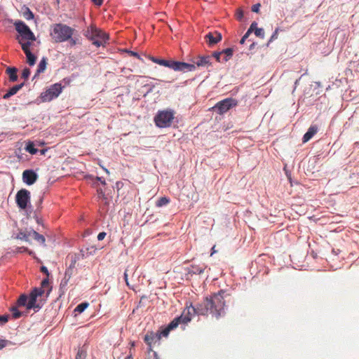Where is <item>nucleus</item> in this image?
Returning <instances> with one entry per match:
<instances>
[{
	"mask_svg": "<svg viewBox=\"0 0 359 359\" xmlns=\"http://www.w3.org/2000/svg\"><path fill=\"white\" fill-rule=\"evenodd\" d=\"M223 293L224 292L220 290L218 293L207 297L203 302L198 303L194 306H191L188 309L187 315L182 314L180 316L177 317V318H180V324H187L191 321V310L197 315L207 316L208 313H210L217 318L224 316L226 304L222 295Z\"/></svg>",
	"mask_w": 359,
	"mask_h": 359,
	"instance_id": "nucleus-1",
	"label": "nucleus"
},
{
	"mask_svg": "<svg viewBox=\"0 0 359 359\" xmlns=\"http://www.w3.org/2000/svg\"><path fill=\"white\" fill-rule=\"evenodd\" d=\"M74 29L62 24H53L50 30V35L56 43H61L68 41L74 34Z\"/></svg>",
	"mask_w": 359,
	"mask_h": 359,
	"instance_id": "nucleus-2",
	"label": "nucleus"
},
{
	"mask_svg": "<svg viewBox=\"0 0 359 359\" xmlns=\"http://www.w3.org/2000/svg\"><path fill=\"white\" fill-rule=\"evenodd\" d=\"M83 35L97 47L104 46L109 40L108 34L94 25L88 27Z\"/></svg>",
	"mask_w": 359,
	"mask_h": 359,
	"instance_id": "nucleus-3",
	"label": "nucleus"
},
{
	"mask_svg": "<svg viewBox=\"0 0 359 359\" xmlns=\"http://www.w3.org/2000/svg\"><path fill=\"white\" fill-rule=\"evenodd\" d=\"M174 118V111L172 109L159 111L154 116V123L160 128H168Z\"/></svg>",
	"mask_w": 359,
	"mask_h": 359,
	"instance_id": "nucleus-4",
	"label": "nucleus"
},
{
	"mask_svg": "<svg viewBox=\"0 0 359 359\" xmlns=\"http://www.w3.org/2000/svg\"><path fill=\"white\" fill-rule=\"evenodd\" d=\"M63 86L60 83L51 85L40 95L41 102H47L57 98L62 91Z\"/></svg>",
	"mask_w": 359,
	"mask_h": 359,
	"instance_id": "nucleus-5",
	"label": "nucleus"
},
{
	"mask_svg": "<svg viewBox=\"0 0 359 359\" xmlns=\"http://www.w3.org/2000/svg\"><path fill=\"white\" fill-rule=\"evenodd\" d=\"M16 31L20 34V39L21 40H29L32 41H36V36L33 32L30 29L23 21L17 20L14 22Z\"/></svg>",
	"mask_w": 359,
	"mask_h": 359,
	"instance_id": "nucleus-6",
	"label": "nucleus"
},
{
	"mask_svg": "<svg viewBox=\"0 0 359 359\" xmlns=\"http://www.w3.org/2000/svg\"><path fill=\"white\" fill-rule=\"evenodd\" d=\"M238 101L236 99L228 97L218 102L213 107L215 111L219 114H223L228 111L230 109L236 107Z\"/></svg>",
	"mask_w": 359,
	"mask_h": 359,
	"instance_id": "nucleus-7",
	"label": "nucleus"
},
{
	"mask_svg": "<svg viewBox=\"0 0 359 359\" xmlns=\"http://www.w3.org/2000/svg\"><path fill=\"white\" fill-rule=\"evenodd\" d=\"M44 289L39 287H34L30 292L29 294V300L27 302V309H36L39 311L41 309L42 306L40 304L36 302V299L38 297L41 296L44 293Z\"/></svg>",
	"mask_w": 359,
	"mask_h": 359,
	"instance_id": "nucleus-8",
	"label": "nucleus"
},
{
	"mask_svg": "<svg viewBox=\"0 0 359 359\" xmlns=\"http://www.w3.org/2000/svg\"><path fill=\"white\" fill-rule=\"evenodd\" d=\"M30 192L26 189L19 190L15 195V202L19 208L25 210L30 203Z\"/></svg>",
	"mask_w": 359,
	"mask_h": 359,
	"instance_id": "nucleus-9",
	"label": "nucleus"
},
{
	"mask_svg": "<svg viewBox=\"0 0 359 359\" xmlns=\"http://www.w3.org/2000/svg\"><path fill=\"white\" fill-rule=\"evenodd\" d=\"M172 69L177 72H189L196 70V67L194 64H189L184 62L173 60Z\"/></svg>",
	"mask_w": 359,
	"mask_h": 359,
	"instance_id": "nucleus-10",
	"label": "nucleus"
},
{
	"mask_svg": "<svg viewBox=\"0 0 359 359\" xmlns=\"http://www.w3.org/2000/svg\"><path fill=\"white\" fill-rule=\"evenodd\" d=\"M37 178L38 175L33 170H25L22 173V180L27 185L33 184Z\"/></svg>",
	"mask_w": 359,
	"mask_h": 359,
	"instance_id": "nucleus-11",
	"label": "nucleus"
},
{
	"mask_svg": "<svg viewBox=\"0 0 359 359\" xmlns=\"http://www.w3.org/2000/svg\"><path fill=\"white\" fill-rule=\"evenodd\" d=\"M205 38L207 39L208 45L212 46L219 43L222 40V36L221 33L216 31L215 32H208Z\"/></svg>",
	"mask_w": 359,
	"mask_h": 359,
	"instance_id": "nucleus-12",
	"label": "nucleus"
},
{
	"mask_svg": "<svg viewBox=\"0 0 359 359\" xmlns=\"http://www.w3.org/2000/svg\"><path fill=\"white\" fill-rule=\"evenodd\" d=\"M318 131V127L316 125L311 126L307 130L306 133L302 137V142L304 143L309 141Z\"/></svg>",
	"mask_w": 359,
	"mask_h": 359,
	"instance_id": "nucleus-13",
	"label": "nucleus"
},
{
	"mask_svg": "<svg viewBox=\"0 0 359 359\" xmlns=\"http://www.w3.org/2000/svg\"><path fill=\"white\" fill-rule=\"evenodd\" d=\"M194 64L196 67H209L212 65L211 57L210 55L199 56Z\"/></svg>",
	"mask_w": 359,
	"mask_h": 359,
	"instance_id": "nucleus-14",
	"label": "nucleus"
},
{
	"mask_svg": "<svg viewBox=\"0 0 359 359\" xmlns=\"http://www.w3.org/2000/svg\"><path fill=\"white\" fill-rule=\"evenodd\" d=\"M144 339L145 343L149 346V350L151 349L152 343L160 341L159 336L158 335V333L157 332L154 333L153 332H148L144 336Z\"/></svg>",
	"mask_w": 359,
	"mask_h": 359,
	"instance_id": "nucleus-15",
	"label": "nucleus"
},
{
	"mask_svg": "<svg viewBox=\"0 0 359 359\" xmlns=\"http://www.w3.org/2000/svg\"><path fill=\"white\" fill-rule=\"evenodd\" d=\"M97 251V248L94 245L83 248L80 250V254L82 259L86 258L90 255H94Z\"/></svg>",
	"mask_w": 359,
	"mask_h": 359,
	"instance_id": "nucleus-16",
	"label": "nucleus"
},
{
	"mask_svg": "<svg viewBox=\"0 0 359 359\" xmlns=\"http://www.w3.org/2000/svg\"><path fill=\"white\" fill-rule=\"evenodd\" d=\"M150 60L159 65H162L166 67H168L172 69V65L173 62V60H164V59H160L155 57H151Z\"/></svg>",
	"mask_w": 359,
	"mask_h": 359,
	"instance_id": "nucleus-17",
	"label": "nucleus"
},
{
	"mask_svg": "<svg viewBox=\"0 0 359 359\" xmlns=\"http://www.w3.org/2000/svg\"><path fill=\"white\" fill-rule=\"evenodd\" d=\"M18 69L15 67H8L6 73L9 76V80L12 82H15L18 80Z\"/></svg>",
	"mask_w": 359,
	"mask_h": 359,
	"instance_id": "nucleus-18",
	"label": "nucleus"
},
{
	"mask_svg": "<svg viewBox=\"0 0 359 359\" xmlns=\"http://www.w3.org/2000/svg\"><path fill=\"white\" fill-rule=\"evenodd\" d=\"M29 235H32V237L40 244L45 245L46 238L45 237L39 233L37 231L32 229L29 231Z\"/></svg>",
	"mask_w": 359,
	"mask_h": 359,
	"instance_id": "nucleus-19",
	"label": "nucleus"
},
{
	"mask_svg": "<svg viewBox=\"0 0 359 359\" xmlns=\"http://www.w3.org/2000/svg\"><path fill=\"white\" fill-rule=\"evenodd\" d=\"M16 39L21 45V48L25 53L31 52L30 46H32V42L29 40H27V41L26 42H22V40L20 39V36H17Z\"/></svg>",
	"mask_w": 359,
	"mask_h": 359,
	"instance_id": "nucleus-20",
	"label": "nucleus"
},
{
	"mask_svg": "<svg viewBox=\"0 0 359 359\" xmlns=\"http://www.w3.org/2000/svg\"><path fill=\"white\" fill-rule=\"evenodd\" d=\"M47 65V58L43 57L38 65L36 75H39L41 73L43 72L46 70Z\"/></svg>",
	"mask_w": 359,
	"mask_h": 359,
	"instance_id": "nucleus-21",
	"label": "nucleus"
},
{
	"mask_svg": "<svg viewBox=\"0 0 359 359\" xmlns=\"http://www.w3.org/2000/svg\"><path fill=\"white\" fill-rule=\"evenodd\" d=\"M35 144L32 141H28L26 143L25 150L29 154L34 155L38 153L39 150L34 147Z\"/></svg>",
	"mask_w": 359,
	"mask_h": 359,
	"instance_id": "nucleus-22",
	"label": "nucleus"
},
{
	"mask_svg": "<svg viewBox=\"0 0 359 359\" xmlns=\"http://www.w3.org/2000/svg\"><path fill=\"white\" fill-rule=\"evenodd\" d=\"M222 53L224 54L225 56L223 58L224 62L229 61L233 56V48H227L222 50Z\"/></svg>",
	"mask_w": 359,
	"mask_h": 359,
	"instance_id": "nucleus-23",
	"label": "nucleus"
},
{
	"mask_svg": "<svg viewBox=\"0 0 359 359\" xmlns=\"http://www.w3.org/2000/svg\"><path fill=\"white\" fill-rule=\"evenodd\" d=\"M29 300V297L25 294H22L20 296L18 300V306H26L27 309V302Z\"/></svg>",
	"mask_w": 359,
	"mask_h": 359,
	"instance_id": "nucleus-24",
	"label": "nucleus"
},
{
	"mask_svg": "<svg viewBox=\"0 0 359 359\" xmlns=\"http://www.w3.org/2000/svg\"><path fill=\"white\" fill-rule=\"evenodd\" d=\"M88 306L89 304L88 302H82L76 306L74 312L76 313H81L88 307Z\"/></svg>",
	"mask_w": 359,
	"mask_h": 359,
	"instance_id": "nucleus-25",
	"label": "nucleus"
},
{
	"mask_svg": "<svg viewBox=\"0 0 359 359\" xmlns=\"http://www.w3.org/2000/svg\"><path fill=\"white\" fill-rule=\"evenodd\" d=\"M27 57V62L29 64V66H33L36 63V57L34 55V53L31 52L25 53Z\"/></svg>",
	"mask_w": 359,
	"mask_h": 359,
	"instance_id": "nucleus-26",
	"label": "nucleus"
},
{
	"mask_svg": "<svg viewBox=\"0 0 359 359\" xmlns=\"http://www.w3.org/2000/svg\"><path fill=\"white\" fill-rule=\"evenodd\" d=\"M170 198L166 196L161 197L156 202V207H163L168 205L170 203Z\"/></svg>",
	"mask_w": 359,
	"mask_h": 359,
	"instance_id": "nucleus-27",
	"label": "nucleus"
},
{
	"mask_svg": "<svg viewBox=\"0 0 359 359\" xmlns=\"http://www.w3.org/2000/svg\"><path fill=\"white\" fill-rule=\"evenodd\" d=\"M23 16L27 20H32L34 18L33 12L27 6L25 7L23 11Z\"/></svg>",
	"mask_w": 359,
	"mask_h": 359,
	"instance_id": "nucleus-28",
	"label": "nucleus"
},
{
	"mask_svg": "<svg viewBox=\"0 0 359 359\" xmlns=\"http://www.w3.org/2000/svg\"><path fill=\"white\" fill-rule=\"evenodd\" d=\"M24 86L25 83L13 86L8 90V92L13 96L15 95Z\"/></svg>",
	"mask_w": 359,
	"mask_h": 359,
	"instance_id": "nucleus-29",
	"label": "nucleus"
},
{
	"mask_svg": "<svg viewBox=\"0 0 359 359\" xmlns=\"http://www.w3.org/2000/svg\"><path fill=\"white\" fill-rule=\"evenodd\" d=\"M15 156L18 158L19 161H27V156L23 153H22L21 149H18L15 151Z\"/></svg>",
	"mask_w": 359,
	"mask_h": 359,
	"instance_id": "nucleus-30",
	"label": "nucleus"
},
{
	"mask_svg": "<svg viewBox=\"0 0 359 359\" xmlns=\"http://www.w3.org/2000/svg\"><path fill=\"white\" fill-rule=\"evenodd\" d=\"M29 236H32V235H29V231H20L17 236V238L25 241H29Z\"/></svg>",
	"mask_w": 359,
	"mask_h": 359,
	"instance_id": "nucleus-31",
	"label": "nucleus"
},
{
	"mask_svg": "<svg viewBox=\"0 0 359 359\" xmlns=\"http://www.w3.org/2000/svg\"><path fill=\"white\" fill-rule=\"evenodd\" d=\"M11 311L12 312L13 318L15 319L19 318L22 316V312H20L16 306L11 307Z\"/></svg>",
	"mask_w": 359,
	"mask_h": 359,
	"instance_id": "nucleus-32",
	"label": "nucleus"
},
{
	"mask_svg": "<svg viewBox=\"0 0 359 359\" xmlns=\"http://www.w3.org/2000/svg\"><path fill=\"white\" fill-rule=\"evenodd\" d=\"M180 318H174L166 327L171 331L172 330L176 328L180 323H179Z\"/></svg>",
	"mask_w": 359,
	"mask_h": 359,
	"instance_id": "nucleus-33",
	"label": "nucleus"
},
{
	"mask_svg": "<svg viewBox=\"0 0 359 359\" xmlns=\"http://www.w3.org/2000/svg\"><path fill=\"white\" fill-rule=\"evenodd\" d=\"M69 279L67 278L64 277L60 284V290L62 292V293L65 292L66 290L67 285L68 284Z\"/></svg>",
	"mask_w": 359,
	"mask_h": 359,
	"instance_id": "nucleus-34",
	"label": "nucleus"
},
{
	"mask_svg": "<svg viewBox=\"0 0 359 359\" xmlns=\"http://www.w3.org/2000/svg\"><path fill=\"white\" fill-rule=\"evenodd\" d=\"M80 256H81V254L80 255L74 254L71 256V264L69 266L70 268L74 269L76 262L80 259Z\"/></svg>",
	"mask_w": 359,
	"mask_h": 359,
	"instance_id": "nucleus-35",
	"label": "nucleus"
},
{
	"mask_svg": "<svg viewBox=\"0 0 359 359\" xmlns=\"http://www.w3.org/2000/svg\"><path fill=\"white\" fill-rule=\"evenodd\" d=\"M87 353L83 348H79L77 351L76 359H86Z\"/></svg>",
	"mask_w": 359,
	"mask_h": 359,
	"instance_id": "nucleus-36",
	"label": "nucleus"
},
{
	"mask_svg": "<svg viewBox=\"0 0 359 359\" xmlns=\"http://www.w3.org/2000/svg\"><path fill=\"white\" fill-rule=\"evenodd\" d=\"M205 268L198 266H192V269L191 273L194 274H201L204 272Z\"/></svg>",
	"mask_w": 359,
	"mask_h": 359,
	"instance_id": "nucleus-37",
	"label": "nucleus"
},
{
	"mask_svg": "<svg viewBox=\"0 0 359 359\" xmlns=\"http://www.w3.org/2000/svg\"><path fill=\"white\" fill-rule=\"evenodd\" d=\"M170 332V330L167 327L163 328L161 331L158 332L157 333H158V335L159 336V340L161 339V338L162 337H168Z\"/></svg>",
	"mask_w": 359,
	"mask_h": 359,
	"instance_id": "nucleus-38",
	"label": "nucleus"
},
{
	"mask_svg": "<svg viewBox=\"0 0 359 359\" xmlns=\"http://www.w3.org/2000/svg\"><path fill=\"white\" fill-rule=\"evenodd\" d=\"M85 178H86V180H93V181L95 180L94 177H93V175H86V176L85 177ZM95 180H96V181H100V182H101V184H103V185H105V184H106V182H105V180H104L102 177H97L95 178Z\"/></svg>",
	"mask_w": 359,
	"mask_h": 359,
	"instance_id": "nucleus-39",
	"label": "nucleus"
},
{
	"mask_svg": "<svg viewBox=\"0 0 359 359\" xmlns=\"http://www.w3.org/2000/svg\"><path fill=\"white\" fill-rule=\"evenodd\" d=\"M155 86H156V85L154 83H149L145 84L144 86V87L147 88V94L152 93Z\"/></svg>",
	"mask_w": 359,
	"mask_h": 359,
	"instance_id": "nucleus-40",
	"label": "nucleus"
},
{
	"mask_svg": "<svg viewBox=\"0 0 359 359\" xmlns=\"http://www.w3.org/2000/svg\"><path fill=\"white\" fill-rule=\"evenodd\" d=\"M255 34L261 39H264L265 34L263 28H258L255 29Z\"/></svg>",
	"mask_w": 359,
	"mask_h": 359,
	"instance_id": "nucleus-41",
	"label": "nucleus"
},
{
	"mask_svg": "<svg viewBox=\"0 0 359 359\" xmlns=\"http://www.w3.org/2000/svg\"><path fill=\"white\" fill-rule=\"evenodd\" d=\"M30 75V69L27 67L23 69L22 72V78L27 79Z\"/></svg>",
	"mask_w": 359,
	"mask_h": 359,
	"instance_id": "nucleus-42",
	"label": "nucleus"
},
{
	"mask_svg": "<svg viewBox=\"0 0 359 359\" xmlns=\"http://www.w3.org/2000/svg\"><path fill=\"white\" fill-rule=\"evenodd\" d=\"M278 28H276L273 33L272 34L270 39L269 40L266 46H268L270 43H271L273 40L276 39L278 38Z\"/></svg>",
	"mask_w": 359,
	"mask_h": 359,
	"instance_id": "nucleus-43",
	"label": "nucleus"
},
{
	"mask_svg": "<svg viewBox=\"0 0 359 359\" xmlns=\"http://www.w3.org/2000/svg\"><path fill=\"white\" fill-rule=\"evenodd\" d=\"M73 269H74V268H70L69 266L65 271L64 277L67 278L68 279H70L72 276V273H73Z\"/></svg>",
	"mask_w": 359,
	"mask_h": 359,
	"instance_id": "nucleus-44",
	"label": "nucleus"
},
{
	"mask_svg": "<svg viewBox=\"0 0 359 359\" xmlns=\"http://www.w3.org/2000/svg\"><path fill=\"white\" fill-rule=\"evenodd\" d=\"M257 26V23L255 21L252 22L247 32L250 34H251L252 32H255V29H258Z\"/></svg>",
	"mask_w": 359,
	"mask_h": 359,
	"instance_id": "nucleus-45",
	"label": "nucleus"
},
{
	"mask_svg": "<svg viewBox=\"0 0 359 359\" xmlns=\"http://www.w3.org/2000/svg\"><path fill=\"white\" fill-rule=\"evenodd\" d=\"M10 344V341L6 339L0 338V350L3 349L4 347L7 346Z\"/></svg>",
	"mask_w": 359,
	"mask_h": 359,
	"instance_id": "nucleus-46",
	"label": "nucleus"
},
{
	"mask_svg": "<svg viewBox=\"0 0 359 359\" xmlns=\"http://www.w3.org/2000/svg\"><path fill=\"white\" fill-rule=\"evenodd\" d=\"M49 284V279H48V277L44 278L41 283V287L40 288H42L43 289L44 287H46L47 285H48Z\"/></svg>",
	"mask_w": 359,
	"mask_h": 359,
	"instance_id": "nucleus-47",
	"label": "nucleus"
},
{
	"mask_svg": "<svg viewBox=\"0 0 359 359\" xmlns=\"http://www.w3.org/2000/svg\"><path fill=\"white\" fill-rule=\"evenodd\" d=\"M8 318H9L8 315H1V316H0V322L2 324H4L8 322Z\"/></svg>",
	"mask_w": 359,
	"mask_h": 359,
	"instance_id": "nucleus-48",
	"label": "nucleus"
},
{
	"mask_svg": "<svg viewBox=\"0 0 359 359\" xmlns=\"http://www.w3.org/2000/svg\"><path fill=\"white\" fill-rule=\"evenodd\" d=\"M260 6H261L260 4H254L252 6L251 10L252 12L259 13Z\"/></svg>",
	"mask_w": 359,
	"mask_h": 359,
	"instance_id": "nucleus-49",
	"label": "nucleus"
},
{
	"mask_svg": "<svg viewBox=\"0 0 359 359\" xmlns=\"http://www.w3.org/2000/svg\"><path fill=\"white\" fill-rule=\"evenodd\" d=\"M243 18V11L241 9L238 10L236 12V18L241 21V20H242Z\"/></svg>",
	"mask_w": 359,
	"mask_h": 359,
	"instance_id": "nucleus-50",
	"label": "nucleus"
},
{
	"mask_svg": "<svg viewBox=\"0 0 359 359\" xmlns=\"http://www.w3.org/2000/svg\"><path fill=\"white\" fill-rule=\"evenodd\" d=\"M222 51L219 52H214L212 54V57H214L217 62H220V56L222 55Z\"/></svg>",
	"mask_w": 359,
	"mask_h": 359,
	"instance_id": "nucleus-51",
	"label": "nucleus"
},
{
	"mask_svg": "<svg viewBox=\"0 0 359 359\" xmlns=\"http://www.w3.org/2000/svg\"><path fill=\"white\" fill-rule=\"evenodd\" d=\"M97 191L98 193V195H99L100 198H101L102 199H107L105 194H104V191L102 189H97Z\"/></svg>",
	"mask_w": 359,
	"mask_h": 359,
	"instance_id": "nucleus-52",
	"label": "nucleus"
},
{
	"mask_svg": "<svg viewBox=\"0 0 359 359\" xmlns=\"http://www.w3.org/2000/svg\"><path fill=\"white\" fill-rule=\"evenodd\" d=\"M40 270H41V271L42 273H45L47 276V277H49L50 273H49V271L48 270V268L46 266H41Z\"/></svg>",
	"mask_w": 359,
	"mask_h": 359,
	"instance_id": "nucleus-53",
	"label": "nucleus"
},
{
	"mask_svg": "<svg viewBox=\"0 0 359 359\" xmlns=\"http://www.w3.org/2000/svg\"><path fill=\"white\" fill-rule=\"evenodd\" d=\"M123 187V183L121 181H118L116 182L114 188L118 191Z\"/></svg>",
	"mask_w": 359,
	"mask_h": 359,
	"instance_id": "nucleus-54",
	"label": "nucleus"
},
{
	"mask_svg": "<svg viewBox=\"0 0 359 359\" xmlns=\"http://www.w3.org/2000/svg\"><path fill=\"white\" fill-rule=\"evenodd\" d=\"M250 34V33L246 32L245 34L241 38V39L240 41V43L243 44L245 43V41L249 37Z\"/></svg>",
	"mask_w": 359,
	"mask_h": 359,
	"instance_id": "nucleus-55",
	"label": "nucleus"
},
{
	"mask_svg": "<svg viewBox=\"0 0 359 359\" xmlns=\"http://www.w3.org/2000/svg\"><path fill=\"white\" fill-rule=\"evenodd\" d=\"M128 269H126L123 273V278L124 280L128 286H130L129 282H128Z\"/></svg>",
	"mask_w": 359,
	"mask_h": 359,
	"instance_id": "nucleus-56",
	"label": "nucleus"
},
{
	"mask_svg": "<svg viewBox=\"0 0 359 359\" xmlns=\"http://www.w3.org/2000/svg\"><path fill=\"white\" fill-rule=\"evenodd\" d=\"M127 52L132 56L136 57L138 59H141L140 55L137 53L132 50H127Z\"/></svg>",
	"mask_w": 359,
	"mask_h": 359,
	"instance_id": "nucleus-57",
	"label": "nucleus"
},
{
	"mask_svg": "<svg viewBox=\"0 0 359 359\" xmlns=\"http://www.w3.org/2000/svg\"><path fill=\"white\" fill-rule=\"evenodd\" d=\"M106 236V233L105 232H100L99 233V234L97 235V240L98 241H102Z\"/></svg>",
	"mask_w": 359,
	"mask_h": 359,
	"instance_id": "nucleus-58",
	"label": "nucleus"
},
{
	"mask_svg": "<svg viewBox=\"0 0 359 359\" xmlns=\"http://www.w3.org/2000/svg\"><path fill=\"white\" fill-rule=\"evenodd\" d=\"M34 218L36 219V222L38 224L41 225L43 226V220L42 219L39 218L36 215H34Z\"/></svg>",
	"mask_w": 359,
	"mask_h": 359,
	"instance_id": "nucleus-59",
	"label": "nucleus"
},
{
	"mask_svg": "<svg viewBox=\"0 0 359 359\" xmlns=\"http://www.w3.org/2000/svg\"><path fill=\"white\" fill-rule=\"evenodd\" d=\"M68 41H69L71 46H75L77 43V39L75 38H72V36H71V39H69Z\"/></svg>",
	"mask_w": 359,
	"mask_h": 359,
	"instance_id": "nucleus-60",
	"label": "nucleus"
},
{
	"mask_svg": "<svg viewBox=\"0 0 359 359\" xmlns=\"http://www.w3.org/2000/svg\"><path fill=\"white\" fill-rule=\"evenodd\" d=\"M96 6H101L103 3V0H91Z\"/></svg>",
	"mask_w": 359,
	"mask_h": 359,
	"instance_id": "nucleus-61",
	"label": "nucleus"
},
{
	"mask_svg": "<svg viewBox=\"0 0 359 359\" xmlns=\"http://www.w3.org/2000/svg\"><path fill=\"white\" fill-rule=\"evenodd\" d=\"M12 95L7 91L6 93H5L4 95H3V99L4 100H8V98H10Z\"/></svg>",
	"mask_w": 359,
	"mask_h": 359,
	"instance_id": "nucleus-62",
	"label": "nucleus"
},
{
	"mask_svg": "<svg viewBox=\"0 0 359 359\" xmlns=\"http://www.w3.org/2000/svg\"><path fill=\"white\" fill-rule=\"evenodd\" d=\"M47 151H48V149L46 148V149H42L41 150H39L38 152H39L41 155H45L46 153L47 152Z\"/></svg>",
	"mask_w": 359,
	"mask_h": 359,
	"instance_id": "nucleus-63",
	"label": "nucleus"
},
{
	"mask_svg": "<svg viewBox=\"0 0 359 359\" xmlns=\"http://www.w3.org/2000/svg\"><path fill=\"white\" fill-rule=\"evenodd\" d=\"M257 43L255 42H253L251 43V45L249 47V49L250 50H252L255 48V47L256 46Z\"/></svg>",
	"mask_w": 359,
	"mask_h": 359,
	"instance_id": "nucleus-64",
	"label": "nucleus"
}]
</instances>
